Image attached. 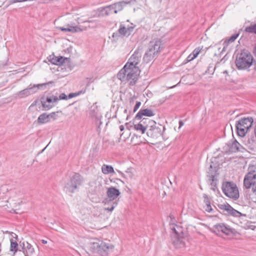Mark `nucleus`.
<instances>
[{
  "label": "nucleus",
  "mask_w": 256,
  "mask_h": 256,
  "mask_svg": "<svg viewBox=\"0 0 256 256\" xmlns=\"http://www.w3.org/2000/svg\"><path fill=\"white\" fill-rule=\"evenodd\" d=\"M140 74L139 66H130L125 65L117 74L118 78L122 81H127L130 85H134Z\"/></svg>",
  "instance_id": "f257e3e1"
},
{
  "label": "nucleus",
  "mask_w": 256,
  "mask_h": 256,
  "mask_svg": "<svg viewBox=\"0 0 256 256\" xmlns=\"http://www.w3.org/2000/svg\"><path fill=\"white\" fill-rule=\"evenodd\" d=\"M254 62L253 56L246 50H242L238 54L235 61L236 66L239 70L248 69Z\"/></svg>",
  "instance_id": "f03ea898"
},
{
  "label": "nucleus",
  "mask_w": 256,
  "mask_h": 256,
  "mask_svg": "<svg viewBox=\"0 0 256 256\" xmlns=\"http://www.w3.org/2000/svg\"><path fill=\"white\" fill-rule=\"evenodd\" d=\"M254 120L252 117L243 118L236 122V128L238 134L244 137L252 127Z\"/></svg>",
  "instance_id": "7ed1b4c3"
},
{
  "label": "nucleus",
  "mask_w": 256,
  "mask_h": 256,
  "mask_svg": "<svg viewBox=\"0 0 256 256\" xmlns=\"http://www.w3.org/2000/svg\"><path fill=\"white\" fill-rule=\"evenodd\" d=\"M160 45L161 42L158 40H153L150 42L148 50L143 58L146 62H149L154 58L160 52Z\"/></svg>",
  "instance_id": "20e7f679"
},
{
  "label": "nucleus",
  "mask_w": 256,
  "mask_h": 256,
  "mask_svg": "<svg viewBox=\"0 0 256 256\" xmlns=\"http://www.w3.org/2000/svg\"><path fill=\"white\" fill-rule=\"evenodd\" d=\"M222 190L224 194L233 200L239 198V191L236 184L232 182H226L222 183Z\"/></svg>",
  "instance_id": "39448f33"
},
{
  "label": "nucleus",
  "mask_w": 256,
  "mask_h": 256,
  "mask_svg": "<svg viewBox=\"0 0 256 256\" xmlns=\"http://www.w3.org/2000/svg\"><path fill=\"white\" fill-rule=\"evenodd\" d=\"M130 2L120 1L108 6L102 8V11L106 16L113 14H117L123 10L124 7Z\"/></svg>",
  "instance_id": "423d86ee"
},
{
  "label": "nucleus",
  "mask_w": 256,
  "mask_h": 256,
  "mask_svg": "<svg viewBox=\"0 0 256 256\" xmlns=\"http://www.w3.org/2000/svg\"><path fill=\"white\" fill-rule=\"evenodd\" d=\"M64 99V94H62L59 96V98L56 96H44L40 99V102L42 106V110H47L51 108L54 106V103L59 100Z\"/></svg>",
  "instance_id": "0eeeda50"
},
{
  "label": "nucleus",
  "mask_w": 256,
  "mask_h": 256,
  "mask_svg": "<svg viewBox=\"0 0 256 256\" xmlns=\"http://www.w3.org/2000/svg\"><path fill=\"white\" fill-rule=\"evenodd\" d=\"M82 178L78 174L74 173L70 178V182L67 184V189L70 192H74L82 184Z\"/></svg>",
  "instance_id": "6e6552de"
},
{
  "label": "nucleus",
  "mask_w": 256,
  "mask_h": 256,
  "mask_svg": "<svg viewBox=\"0 0 256 256\" xmlns=\"http://www.w3.org/2000/svg\"><path fill=\"white\" fill-rule=\"evenodd\" d=\"M173 230L172 243L176 248H182L185 246V242L184 238L181 237L180 233L181 228L176 226L172 228Z\"/></svg>",
  "instance_id": "1a4fd4ad"
},
{
  "label": "nucleus",
  "mask_w": 256,
  "mask_h": 256,
  "mask_svg": "<svg viewBox=\"0 0 256 256\" xmlns=\"http://www.w3.org/2000/svg\"><path fill=\"white\" fill-rule=\"evenodd\" d=\"M50 82L34 84L33 86L25 88L18 92L16 95L18 98H24L30 94H35L40 88L48 84Z\"/></svg>",
  "instance_id": "9d476101"
},
{
  "label": "nucleus",
  "mask_w": 256,
  "mask_h": 256,
  "mask_svg": "<svg viewBox=\"0 0 256 256\" xmlns=\"http://www.w3.org/2000/svg\"><path fill=\"white\" fill-rule=\"evenodd\" d=\"M254 167H248V172L245 176L244 180V185L246 188H250L252 184H254L256 179V172L254 170Z\"/></svg>",
  "instance_id": "9b49d317"
},
{
  "label": "nucleus",
  "mask_w": 256,
  "mask_h": 256,
  "mask_svg": "<svg viewBox=\"0 0 256 256\" xmlns=\"http://www.w3.org/2000/svg\"><path fill=\"white\" fill-rule=\"evenodd\" d=\"M141 56L142 54L138 50H136L125 65H129V66L132 67L139 66Z\"/></svg>",
  "instance_id": "f8f14e48"
},
{
  "label": "nucleus",
  "mask_w": 256,
  "mask_h": 256,
  "mask_svg": "<svg viewBox=\"0 0 256 256\" xmlns=\"http://www.w3.org/2000/svg\"><path fill=\"white\" fill-rule=\"evenodd\" d=\"M214 228L215 231L221 232L226 235H230L232 233V229L229 226H226L224 224H216Z\"/></svg>",
  "instance_id": "ddd939ff"
},
{
  "label": "nucleus",
  "mask_w": 256,
  "mask_h": 256,
  "mask_svg": "<svg viewBox=\"0 0 256 256\" xmlns=\"http://www.w3.org/2000/svg\"><path fill=\"white\" fill-rule=\"evenodd\" d=\"M114 248V246L112 244L102 242L100 248L98 250V254L103 256H105L108 252L112 250Z\"/></svg>",
  "instance_id": "4468645a"
},
{
  "label": "nucleus",
  "mask_w": 256,
  "mask_h": 256,
  "mask_svg": "<svg viewBox=\"0 0 256 256\" xmlns=\"http://www.w3.org/2000/svg\"><path fill=\"white\" fill-rule=\"evenodd\" d=\"M228 146H229V151L230 152H244V148L236 140H234L232 143H230Z\"/></svg>",
  "instance_id": "2eb2a0df"
},
{
  "label": "nucleus",
  "mask_w": 256,
  "mask_h": 256,
  "mask_svg": "<svg viewBox=\"0 0 256 256\" xmlns=\"http://www.w3.org/2000/svg\"><path fill=\"white\" fill-rule=\"evenodd\" d=\"M86 30V27L79 26L74 24H68L65 28V32H68L72 33L80 32Z\"/></svg>",
  "instance_id": "dca6fc26"
},
{
  "label": "nucleus",
  "mask_w": 256,
  "mask_h": 256,
  "mask_svg": "<svg viewBox=\"0 0 256 256\" xmlns=\"http://www.w3.org/2000/svg\"><path fill=\"white\" fill-rule=\"evenodd\" d=\"M120 194V192L119 190L114 187L111 186L108 188L106 195L111 200L116 199Z\"/></svg>",
  "instance_id": "f3484780"
},
{
  "label": "nucleus",
  "mask_w": 256,
  "mask_h": 256,
  "mask_svg": "<svg viewBox=\"0 0 256 256\" xmlns=\"http://www.w3.org/2000/svg\"><path fill=\"white\" fill-rule=\"evenodd\" d=\"M22 252L24 256H35L34 248L28 242L23 243Z\"/></svg>",
  "instance_id": "a211bd4d"
},
{
  "label": "nucleus",
  "mask_w": 256,
  "mask_h": 256,
  "mask_svg": "<svg viewBox=\"0 0 256 256\" xmlns=\"http://www.w3.org/2000/svg\"><path fill=\"white\" fill-rule=\"evenodd\" d=\"M48 60L52 64L58 66H60L64 62V58L62 56H56L54 54L49 56Z\"/></svg>",
  "instance_id": "6ab92c4d"
},
{
  "label": "nucleus",
  "mask_w": 256,
  "mask_h": 256,
  "mask_svg": "<svg viewBox=\"0 0 256 256\" xmlns=\"http://www.w3.org/2000/svg\"><path fill=\"white\" fill-rule=\"evenodd\" d=\"M240 32L232 35L230 38L225 40L222 42V51H225L229 44L234 42L239 36Z\"/></svg>",
  "instance_id": "aec40b11"
},
{
  "label": "nucleus",
  "mask_w": 256,
  "mask_h": 256,
  "mask_svg": "<svg viewBox=\"0 0 256 256\" xmlns=\"http://www.w3.org/2000/svg\"><path fill=\"white\" fill-rule=\"evenodd\" d=\"M154 115L153 112L150 109H143L140 110L136 114V118L140 120L142 118V116H152Z\"/></svg>",
  "instance_id": "412c9836"
},
{
  "label": "nucleus",
  "mask_w": 256,
  "mask_h": 256,
  "mask_svg": "<svg viewBox=\"0 0 256 256\" xmlns=\"http://www.w3.org/2000/svg\"><path fill=\"white\" fill-rule=\"evenodd\" d=\"M134 28L132 26L126 27L124 26L120 25L118 30L119 33L124 36H129L133 31Z\"/></svg>",
  "instance_id": "4be33fe9"
},
{
  "label": "nucleus",
  "mask_w": 256,
  "mask_h": 256,
  "mask_svg": "<svg viewBox=\"0 0 256 256\" xmlns=\"http://www.w3.org/2000/svg\"><path fill=\"white\" fill-rule=\"evenodd\" d=\"M148 119L144 118L140 122L134 125V128L137 131H140L142 134H144L146 130V126L144 125L145 121Z\"/></svg>",
  "instance_id": "5701e85b"
},
{
  "label": "nucleus",
  "mask_w": 256,
  "mask_h": 256,
  "mask_svg": "<svg viewBox=\"0 0 256 256\" xmlns=\"http://www.w3.org/2000/svg\"><path fill=\"white\" fill-rule=\"evenodd\" d=\"M75 66V64L70 58L65 57V72H70Z\"/></svg>",
  "instance_id": "b1692460"
},
{
  "label": "nucleus",
  "mask_w": 256,
  "mask_h": 256,
  "mask_svg": "<svg viewBox=\"0 0 256 256\" xmlns=\"http://www.w3.org/2000/svg\"><path fill=\"white\" fill-rule=\"evenodd\" d=\"M102 172L104 174L114 173V168L112 166L105 164H103L102 166Z\"/></svg>",
  "instance_id": "393cba45"
},
{
  "label": "nucleus",
  "mask_w": 256,
  "mask_h": 256,
  "mask_svg": "<svg viewBox=\"0 0 256 256\" xmlns=\"http://www.w3.org/2000/svg\"><path fill=\"white\" fill-rule=\"evenodd\" d=\"M101 242L100 240H96V242H91L90 243V248L94 252L98 253V250L100 249L101 246Z\"/></svg>",
  "instance_id": "a878e982"
},
{
  "label": "nucleus",
  "mask_w": 256,
  "mask_h": 256,
  "mask_svg": "<svg viewBox=\"0 0 256 256\" xmlns=\"http://www.w3.org/2000/svg\"><path fill=\"white\" fill-rule=\"evenodd\" d=\"M86 92V89L84 88L78 92L70 93L68 96H66L65 94V100L70 99L74 97H76V96H78L80 94H84Z\"/></svg>",
  "instance_id": "bb28decb"
},
{
  "label": "nucleus",
  "mask_w": 256,
  "mask_h": 256,
  "mask_svg": "<svg viewBox=\"0 0 256 256\" xmlns=\"http://www.w3.org/2000/svg\"><path fill=\"white\" fill-rule=\"evenodd\" d=\"M48 116H48V114L46 113H44L40 114L38 118V122L39 124H44L48 122L50 120Z\"/></svg>",
  "instance_id": "cd10ccee"
},
{
  "label": "nucleus",
  "mask_w": 256,
  "mask_h": 256,
  "mask_svg": "<svg viewBox=\"0 0 256 256\" xmlns=\"http://www.w3.org/2000/svg\"><path fill=\"white\" fill-rule=\"evenodd\" d=\"M90 114L93 117H98V110L96 103H94L90 108Z\"/></svg>",
  "instance_id": "c85d7f7f"
},
{
  "label": "nucleus",
  "mask_w": 256,
  "mask_h": 256,
  "mask_svg": "<svg viewBox=\"0 0 256 256\" xmlns=\"http://www.w3.org/2000/svg\"><path fill=\"white\" fill-rule=\"evenodd\" d=\"M10 250L15 254L18 250V244L16 242V240H14L13 238L10 239Z\"/></svg>",
  "instance_id": "c756f323"
},
{
  "label": "nucleus",
  "mask_w": 256,
  "mask_h": 256,
  "mask_svg": "<svg viewBox=\"0 0 256 256\" xmlns=\"http://www.w3.org/2000/svg\"><path fill=\"white\" fill-rule=\"evenodd\" d=\"M245 32L248 33H254L256 34V24H252L245 28Z\"/></svg>",
  "instance_id": "7c9ffc66"
},
{
  "label": "nucleus",
  "mask_w": 256,
  "mask_h": 256,
  "mask_svg": "<svg viewBox=\"0 0 256 256\" xmlns=\"http://www.w3.org/2000/svg\"><path fill=\"white\" fill-rule=\"evenodd\" d=\"M228 213L236 217L240 216L241 215V213L240 212L234 210L232 207H231L230 210Z\"/></svg>",
  "instance_id": "2f4dec72"
},
{
  "label": "nucleus",
  "mask_w": 256,
  "mask_h": 256,
  "mask_svg": "<svg viewBox=\"0 0 256 256\" xmlns=\"http://www.w3.org/2000/svg\"><path fill=\"white\" fill-rule=\"evenodd\" d=\"M204 201L206 204L204 210L208 212H212V208L210 201L208 200H205Z\"/></svg>",
  "instance_id": "473e14b6"
},
{
  "label": "nucleus",
  "mask_w": 256,
  "mask_h": 256,
  "mask_svg": "<svg viewBox=\"0 0 256 256\" xmlns=\"http://www.w3.org/2000/svg\"><path fill=\"white\" fill-rule=\"evenodd\" d=\"M232 206H230L229 204H220L219 206V208L222 210L226 211L228 212H229Z\"/></svg>",
  "instance_id": "72a5a7b5"
},
{
  "label": "nucleus",
  "mask_w": 256,
  "mask_h": 256,
  "mask_svg": "<svg viewBox=\"0 0 256 256\" xmlns=\"http://www.w3.org/2000/svg\"><path fill=\"white\" fill-rule=\"evenodd\" d=\"M223 42L224 41L222 40L218 44H217L214 46V47L215 49H217L218 50V52L220 54H221L224 52V51H222V48L220 46V45H222H222Z\"/></svg>",
  "instance_id": "f704fd0d"
},
{
  "label": "nucleus",
  "mask_w": 256,
  "mask_h": 256,
  "mask_svg": "<svg viewBox=\"0 0 256 256\" xmlns=\"http://www.w3.org/2000/svg\"><path fill=\"white\" fill-rule=\"evenodd\" d=\"M202 48H200V47L195 48L192 53V55L193 56V58H196L199 53L200 52Z\"/></svg>",
  "instance_id": "c9c22d12"
},
{
  "label": "nucleus",
  "mask_w": 256,
  "mask_h": 256,
  "mask_svg": "<svg viewBox=\"0 0 256 256\" xmlns=\"http://www.w3.org/2000/svg\"><path fill=\"white\" fill-rule=\"evenodd\" d=\"M117 204H118L117 202H113V204H112V206L110 208H105L104 210H108V211H110V212H112L114 210V207Z\"/></svg>",
  "instance_id": "e433bc0d"
},
{
  "label": "nucleus",
  "mask_w": 256,
  "mask_h": 256,
  "mask_svg": "<svg viewBox=\"0 0 256 256\" xmlns=\"http://www.w3.org/2000/svg\"><path fill=\"white\" fill-rule=\"evenodd\" d=\"M140 105L141 102H136V104L134 107V112H136L140 107Z\"/></svg>",
  "instance_id": "4c0bfd02"
},
{
  "label": "nucleus",
  "mask_w": 256,
  "mask_h": 256,
  "mask_svg": "<svg viewBox=\"0 0 256 256\" xmlns=\"http://www.w3.org/2000/svg\"><path fill=\"white\" fill-rule=\"evenodd\" d=\"M152 131L154 133H158L160 135L162 134L160 129L158 128H154Z\"/></svg>",
  "instance_id": "58836bf2"
},
{
  "label": "nucleus",
  "mask_w": 256,
  "mask_h": 256,
  "mask_svg": "<svg viewBox=\"0 0 256 256\" xmlns=\"http://www.w3.org/2000/svg\"><path fill=\"white\" fill-rule=\"evenodd\" d=\"M10 236L11 238H13L14 240H16L17 239V238H18V236L14 232H12L11 233H10Z\"/></svg>",
  "instance_id": "ea45409f"
},
{
  "label": "nucleus",
  "mask_w": 256,
  "mask_h": 256,
  "mask_svg": "<svg viewBox=\"0 0 256 256\" xmlns=\"http://www.w3.org/2000/svg\"><path fill=\"white\" fill-rule=\"evenodd\" d=\"M195 58H193V56L192 55V54H190L188 57H187V61L188 62H190L194 60Z\"/></svg>",
  "instance_id": "a19ab883"
},
{
  "label": "nucleus",
  "mask_w": 256,
  "mask_h": 256,
  "mask_svg": "<svg viewBox=\"0 0 256 256\" xmlns=\"http://www.w3.org/2000/svg\"><path fill=\"white\" fill-rule=\"evenodd\" d=\"M55 115H56V114L54 112H52L50 114H48V118L50 119V118H54V116H55Z\"/></svg>",
  "instance_id": "79ce46f5"
},
{
  "label": "nucleus",
  "mask_w": 256,
  "mask_h": 256,
  "mask_svg": "<svg viewBox=\"0 0 256 256\" xmlns=\"http://www.w3.org/2000/svg\"><path fill=\"white\" fill-rule=\"evenodd\" d=\"M252 188V190L254 193L256 194V182L253 184Z\"/></svg>",
  "instance_id": "37998d69"
},
{
  "label": "nucleus",
  "mask_w": 256,
  "mask_h": 256,
  "mask_svg": "<svg viewBox=\"0 0 256 256\" xmlns=\"http://www.w3.org/2000/svg\"><path fill=\"white\" fill-rule=\"evenodd\" d=\"M72 17L74 18V20L77 21L78 23L79 24L80 22H79V18L76 15H73Z\"/></svg>",
  "instance_id": "c03bdc74"
},
{
  "label": "nucleus",
  "mask_w": 256,
  "mask_h": 256,
  "mask_svg": "<svg viewBox=\"0 0 256 256\" xmlns=\"http://www.w3.org/2000/svg\"><path fill=\"white\" fill-rule=\"evenodd\" d=\"M73 50V48L72 46H70L69 48H68L66 50V51L68 52V53H71L72 52V50Z\"/></svg>",
  "instance_id": "a18cd8bd"
},
{
  "label": "nucleus",
  "mask_w": 256,
  "mask_h": 256,
  "mask_svg": "<svg viewBox=\"0 0 256 256\" xmlns=\"http://www.w3.org/2000/svg\"><path fill=\"white\" fill-rule=\"evenodd\" d=\"M184 125V123L182 121L179 122V128H181Z\"/></svg>",
  "instance_id": "49530a36"
},
{
  "label": "nucleus",
  "mask_w": 256,
  "mask_h": 256,
  "mask_svg": "<svg viewBox=\"0 0 256 256\" xmlns=\"http://www.w3.org/2000/svg\"><path fill=\"white\" fill-rule=\"evenodd\" d=\"M120 131H122L124 130V126L122 125L120 126Z\"/></svg>",
  "instance_id": "de8ad7c7"
},
{
  "label": "nucleus",
  "mask_w": 256,
  "mask_h": 256,
  "mask_svg": "<svg viewBox=\"0 0 256 256\" xmlns=\"http://www.w3.org/2000/svg\"><path fill=\"white\" fill-rule=\"evenodd\" d=\"M254 136L256 138V125H255V126H254Z\"/></svg>",
  "instance_id": "09e8293b"
},
{
  "label": "nucleus",
  "mask_w": 256,
  "mask_h": 256,
  "mask_svg": "<svg viewBox=\"0 0 256 256\" xmlns=\"http://www.w3.org/2000/svg\"><path fill=\"white\" fill-rule=\"evenodd\" d=\"M42 242L44 244H47V241L46 240H42Z\"/></svg>",
  "instance_id": "8fccbe9b"
},
{
  "label": "nucleus",
  "mask_w": 256,
  "mask_h": 256,
  "mask_svg": "<svg viewBox=\"0 0 256 256\" xmlns=\"http://www.w3.org/2000/svg\"><path fill=\"white\" fill-rule=\"evenodd\" d=\"M58 21H59V20H58H58H55V22H54V24H55V25H56H56H58Z\"/></svg>",
  "instance_id": "3c124183"
},
{
  "label": "nucleus",
  "mask_w": 256,
  "mask_h": 256,
  "mask_svg": "<svg viewBox=\"0 0 256 256\" xmlns=\"http://www.w3.org/2000/svg\"><path fill=\"white\" fill-rule=\"evenodd\" d=\"M11 232H10L7 231V230H6V231H5V232L3 231V233H4V234H10V233H11Z\"/></svg>",
  "instance_id": "603ef678"
},
{
  "label": "nucleus",
  "mask_w": 256,
  "mask_h": 256,
  "mask_svg": "<svg viewBox=\"0 0 256 256\" xmlns=\"http://www.w3.org/2000/svg\"><path fill=\"white\" fill-rule=\"evenodd\" d=\"M116 180L117 181H118V182H120L122 183V184H124V181H122V180H120V179H118V178H117V179H116Z\"/></svg>",
  "instance_id": "864d4df0"
},
{
  "label": "nucleus",
  "mask_w": 256,
  "mask_h": 256,
  "mask_svg": "<svg viewBox=\"0 0 256 256\" xmlns=\"http://www.w3.org/2000/svg\"><path fill=\"white\" fill-rule=\"evenodd\" d=\"M61 30L64 31V26H61L58 28Z\"/></svg>",
  "instance_id": "5fc2aeb1"
},
{
  "label": "nucleus",
  "mask_w": 256,
  "mask_h": 256,
  "mask_svg": "<svg viewBox=\"0 0 256 256\" xmlns=\"http://www.w3.org/2000/svg\"><path fill=\"white\" fill-rule=\"evenodd\" d=\"M90 22V21H89V20L88 21H85L84 22Z\"/></svg>",
  "instance_id": "6e6d98bb"
},
{
  "label": "nucleus",
  "mask_w": 256,
  "mask_h": 256,
  "mask_svg": "<svg viewBox=\"0 0 256 256\" xmlns=\"http://www.w3.org/2000/svg\"><path fill=\"white\" fill-rule=\"evenodd\" d=\"M118 172H120V174H123L122 172H120V171H118Z\"/></svg>",
  "instance_id": "4d7b16f0"
}]
</instances>
